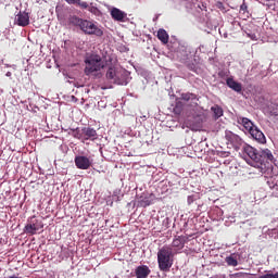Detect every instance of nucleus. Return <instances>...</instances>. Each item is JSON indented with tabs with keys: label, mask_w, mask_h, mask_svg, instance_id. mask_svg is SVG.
I'll return each mask as SVG.
<instances>
[{
	"label": "nucleus",
	"mask_w": 278,
	"mask_h": 278,
	"mask_svg": "<svg viewBox=\"0 0 278 278\" xmlns=\"http://www.w3.org/2000/svg\"><path fill=\"white\" fill-rule=\"evenodd\" d=\"M270 163H274L271 151L268 149L262 150L258 154V160L256 161L254 167H258L261 170H266L267 168L271 167Z\"/></svg>",
	"instance_id": "obj_3"
},
{
	"label": "nucleus",
	"mask_w": 278,
	"mask_h": 278,
	"mask_svg": "<svg viewBox=\"0 0 278 278\" xmlns=\"http://www.w3.org/2000/svg\"><path fill=\"white\" fill-rule=\"evenodd\" d=\"M248 134H250V136H252V138L261 143V144H265L266 143V137L264 135L263 131H261L257 127L253 128L252 130L248 131Z\"/></svg>",
	"instance_id": "obj_12"
},
{
	"label": "nucleus",
	"mask_w": 278,
	"mask_h": 278,
	"mask_svg": "<svg viewBox=\"0 0 278 278\" xmlns=\"http://www.w3.org/2000/svg\"><path fill=\"white\" fill-rule=\"evenodd\" d=\"M243 153H245L250 161H252V165L256 166L257 160L260 157V152L252 146H245V148H243Z\"/></svg>",
	"instance_id": "obj_8"
},
{
	"label": "nucleus",
	"mask_w": 278,
	"mask_h": 278,
	"mask_svg": "<svg viewBox=\"0 0 278 278\" xmlns=\"http://www.w3.org/2000/svg\"><path fill=\"white\" fill-rule=\"evenodd\" d=\"M237 123H239L240 125L243 126V128H245L247 132L250 131V130H253L255 128H257L256 125H254L250 118L248 117H239L237 119Z\"/></svg>",
	"instance_id": "obj_15"
},
{
	"label": "nucleus",
	"mask_w": 278,
	"mask_h": 278,
	"mask_svg": "<svg viewBox=\"0 0 278 278\" xmlns=\"http://www.w3.org/2000/svg\"><path fill=\"white\" fill-rule=\"evenodd\" d=\"M66 2L70 5H77V7H79L81 10H87L88 9V3L87 2H83L81 0H66Z\"/></svg>",
	"instance_id": "obj_20"
},
{
	"label": "nucleus",
	"mask_w": 278,
	"mask_h": 278,
	"mask_svg": "<svg viewBox=\"0 0 278 278\" xmlns=\"http://www.w3.org/2000/svg\"><path fill=\"white\" fill-rule=\"evenodd\" d=\"M80 30L85 34V35H89V36H96V37H103L104 31L103 29H100L99 26L97 24H94L93 22L89 21V20H85L80 26H79Z\"/></svg>",
	"instance_id": "obj_4"
},
{
	"label": "nucleus",
	"mask_w": 278,
	"mask_h": 278,
	"mask_svg": "<svg viewBox=\"0 0 278 278\" xmlns=\"http://www.w3.org/2000/svg\"><path fill=\"white\" fill-rule=\"evenodd\" d=\"M247 10H248V7H247L245 2H243V3L240 5V12L245 13Z\"/></svg>",
	"instance_id": "obj_28"
},
{
	"label": "nucleus",
	"mask_w": 278,
	"mask_h": 278,
	"mask_svg": "<svg viewBox=\"0 0 278 278\" xmlns=\"http://www.w3.org/2000/svg\"><path fill=\"white\" fill-rule=\"evenodd\" d=\"M184 102H176L175 106H174V114L176 115H180L181 112L184 111Z\"/></svg>",
	"instance_id": "obj_25"
},
{
	"label": "nucleus",
	"mask_w": 278,
	"mask_h": 278,
	"mask_svg": "<svg viewBox=\"0 0 278 278\" xmlns=\"http://www.w3.org/2000/svg\"><path fill=\"white\" fill-rule=\"evenodd\" d=\"M43 227L41 220L35 216L30 217L26 227H24V232H27L30 236L36 235Z\"/></svg>",
	"instance_id": "obj_6"
},
{
	"label": "nucleus",
	"mask_w": 278,
	"mask_h": 278,
	"mask_svg": "<svg viewBox=\"0 0 278 278\" xmlns=\"http://www.w3.org/2000/svg\"><path fill=\"white\" fill-rule=\"evenodd\" d=\"M190 130H192V131H199L200 128H190Z\"/></svg>",
	"instance_id": "obj_30"
},
{
	"label": "nucleus",
	"mask_w": 278,
	"mask_h": 278,
	"mask_svg": "<svg viewBox=\"0 0 278 278\" xmlns=\"http://www.w3.org/2000/svg\"><path fill=\"white\" fill-rule=\"evenodd\" d=\"M84 22H85L84 18H79V17L76 16V15L70 16V18H68V23H70L72 26H75V27H80Z\"/></svg>",
	"instance_id": "obj_19"
},
{
	"label": "nucleus",
	"mask_w": 278,
	"mask_h": 278,
	"mask_svg": "<svg viewBox=\"0 0 278 278\" xmlns=\"http://www.w3.org/2000/svg\"><path fill=\"white\" fill-rule=\"evenodd\" d=\"M154 199H155V195L153 193L143 192L139 197V204H140L141 207H147V206L153 204Z\"/></svg>",
	"instance_id": "obj_11"
},
{
	"label": "nucleus",
	"mask_w": 278,
	"mask_h": 278,
	"mask_svg": "<svg viewBox=\"0 0 278 278\" xmlns=\"http://www.w3.org/2000/svg\"><path fill=\"white\" fill-rule=\"evenodd\" d=\"M9 278H18V277H15V276H11V277H9Z\"/></svg>",
	"instance_id": "obj_32"
},
{
	"label": "nucleus",
	"mask_w": 278,
	"mask_h": 278,
	"mask_svg": "<svg viewBox=\"0 0 278 278\" xmlns=\"http://www.w3.org/2000/svg\"><path fill=\"white\" fill-rule=\"evenodd\" d=\"M159 267L161 271H169L173 266V250L168 245H163L157 253Z\"/></svg>",
	"instance_id": "obj_2"
},
{
	"label": "nucleus",
	"mask_w": 278,
	"mask_h": 278,
	"mask_svg": "<svg viewBox=\"0 0 278 278\" xmlns=\"http://www.w3.org/2000/svg\"><path fill=\"white\" fill-rule=\"evenodd\" d=\"M187 243V237L186 236H177L173 240V248L177 250H181L185 248V244Z\"/></svg>",
	"instance_id": "obj_18"
},
{
	"label": "nucleus",
	"mask_w": 278,
	"mask_h": 278,
	"mask_svg": "<svg viewBox=\"0 0 278 278\" xmlns=\"http://www.w3.org/2000/svg\"><path fill=\"white\" fill-rule=\"evenodd\" d=\"M225 137H226V140L230 142V144L232 146H238L241 143L240 137L230 130H226Z\"/></svg>",
	"instance_id": "obj_16"
},
{
	"label": "nucleus",
	"mask_w": 278,
	"mask_h": 278,
	"mask_svg": "<svg viewBox=\"0 0 278 278\" xmlns=\"http://www.w3.org/2000/svg\"><path fill=\"white\" fill-rule=\"evenodd\" d=\"M258 278H278V273L273 274L271 271H268L266 274L261 275Z\"/></svg>",
	"instance_id": "obj_27"
},
{
	"label": "nucleus",
	"mask_w": 278,
	"mask_h": 278,
	"mask_svg": "<svg viewBox=\"0 0 278 278\" xmlns=\"http://www.w3.org/2000/svg\"><path fill=\"white\" fill-rule=\"evenodd\" d=\"M106 79L110 84L124 86L126 80L122 76V72L116 66H110L106 71Z\"/></svg>",
	"instance_id": "obj_5"
},
{
	"label": "nucleus",
	"mask_w": 278,
	"mask_h": 278,
	"mask_svg": "<svg viewBox=\"0 0 278 278\" xmlns=\"http://www.w3.org/2000/svg\"><path fill=\"white\" fill-rule=\"evenodd\" d=\"M75 166L80 170H88L92 166V161L88 156H75Z\"/></svg>",
	"instance_id": "obj_7"
},
{
	"label": "nucleus",
	"mask_w": 278,
	"mask_h": 278,
	"mask_svg": "<svg viewBox=\"0 0 278 278\" xmlns=\"http://www.w3.org/2000/svg\"><path fill=\"white\" fill-rule=\"evenodd\" d=\"M226 84L228 88L232 89L237 93H240L243 89L242 85L232 78L226 79Z\"/></svg>",
	"instance_id": "obj_17"
},
{
	"label": "nucleus",
	"mask_w": 278,
	"mask_h": 278,
	"mask_svg": "<svg viewBox=\"0 0 278 278\" xmlns=\"http://www.w3.org/2000/svg\"><path fill=\"white\" fill-rule=\"evenodd\" d=\"M226 263H227L228 266H232V267L238 266L237 256H235V255L227 256L226 257Z\"/></svg>",
	"instance_id": "obj_24"
},
{
	"label": "nucleus",
	"mask_w": 278,
	"mask_h": 278,
	"mask_svg": "<svg viewBox=\"0 0 278 278\" xmlns=\"http://www.w3.org/2000/svg\"><path fill=\"white\" fill-rule=\"evenodd\" d=\"M273 188H274L276 191H278V185H275Z\"/></svg>",
	"instance_id": "obj_31"
},
{
	"label": "nucleus",
	"mask_w": 278,
	"mask_h": 278,
	"mask_svg": "<svg viewBox=\"0 0 278 278\" xmlns=\"http://www.w3.org/2000/svg\"><path fill=\"white\" fill-rule=\"evenodd\" d=\"M83 136H84V142L90 140L94 141L98 139V132L97 129H93L89 126L81 127Z\"/></svg>",
	"instance_id": "obj_9"
},
{
	"label": "nucleus",
	"mask_w": 278,
	"mask_h": 278,
	"mask_svg": "<svg viewBox=\"0 0 278 278\" xmlns=\"http://www.w3.org/2000/svg\"><path fill=\"white\" fill-rule=\"evenodd\" d=\"M89 11H90V12H97V11H98V8H97V7H91Z\"/></svg>",
	"instance_id": "obj_29"
},
{
	"label": "nucleus",
	"mask_w": 278,
	"mask_h": 278,
	"mask_svg": "<svg viewBox=\"0 0 278 278\" xmlns=\"http://www.w3.org/2000/svg\"><path fill=\"white\" fill-rule=\"evenodd\" d=\"M156 37L161 40L163 45H167L168 42V35L165 29H160L159 33L156 34Z\"/></svg>",
	"instance_id": "obj_21"
},
{
	"label": "nucleus",
	"mask_w": 278,
	"mask_h": 278,
	"mask_svg": "<svg viewBox=\"0 0 278 278\" xmlns=\"http://www.w3.org/2000/svg\"><path fill=\"white\" fill-rule=\"evenodd\" d=\"M136 278H148L151 275V269L147 265H141L135 269Z\"/></svg>",
	"instance_id": "obj_14"
},
{
	"label": "nucleus",
	"mask_w": 278,
	"mask_h": 278,
	"mask_svg": "<svg viewBox=\"0 0 278 278\" xmlns=\"http://www.w3.org/2000/svg\"><path fill=\"white\" fill-rule=\"evenodd\" d=\"M15 24L20 27H27L29 25V15L26 12H20L15 16Z\"/></svg>",
	"instance_id": "obj_10"
},
{
	"label": "nucleus",
	"mask_w": 278,
	"mask_h": 278,
	"mask_svg": "<svg viewBox=\"0 0 278 278\" xmlns=\"http://www.w3.org/2000/svg\"><path fill=\"white\" fill-rule=\"evenodd\" d=\"M85 63V68H84V74L86 76H91L93 75L94 77L100 78L101 77V70L104 68V63L103 59L97 54V53H90L85 56L84 60Z\"/></svg>",
	"instance_id": "obj_1"
},
{
	"label": "nucleus",
	"mask_w": 278,
	"mask_h": 278,
	"mask_svg": "<svg viewBox=\"0 0 278 278\" xmlns=\"http://www.w3.org/2000/svg\"><path fill=\"white\" fill-rule=\"evenodd\" d=\"M72 137L84 141V132H83V129H79V127L76 128V129H72Z\"/></svg>",
	"instance_id": "obj_23"
},
{
	"label": "nucleus",
	"mask_w": 278,
	"mask_h": 278,
	"mask_svg": "<svg viewBox=\"0 0 278 278\" xmlns=\"http://www.w3.org/2000/svg\"><path fill=\"white\" fill-rule=\"evenodd\" d=\"M127 14L124 11H121L118 8H113L111 10V17H113L114 21L119 23H125Z\"/></svg>",
	"instance_id": "obj_13"
},
{
	"label": "nucleus",
	"mask_w": 278,
	"mask_h": 278,
	"mask_svg": "<svg viewBox=\"0 0 278 278\" xmlns=\"http://www.w3.org/2000/svg\"><path fill=\"white\" fill-rule=\"evenodd\" d=\"M181 99L185 100V101H190V100H195L197 97L192 93H184L181 96Z\"/></svg>",
	"instance_id": "obj_26"
},
{
	"label": "nucleus",
	"mask_w": 278,
	"mask_h": 278,
	"mask_svg": "<svg viewBox=\"0 0 278 278\" xmlns=\"http://www.w3.org/2000/svg\"><path fill=\"white\" fill-rule=\"evenodd\" d=\"M211 111H213L214 117L216 119H218L220 116H224V110H223V108H220L218 105L211 106Z\"/></svg>",
	"instance_id": "obj_22"
}]
</instances>
